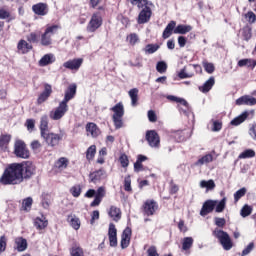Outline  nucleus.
Listing matches in <instances>:
<instances>
[{"instance_id":"nucleus-1","label":"nucleus","mask_w":256,"mask_h":256,"mask_svg":"<svg viewBox=\"0 0 256 256\" xmlns=\"http://www.w3.org/2000/svg\"><path fill=\"white\" fill-rule=\"evenodd\" d=\"M35 175V165L31 162L12 163L8 165L0 177L1 185H19L23 179H31Z\"/></svg>"},{"instance_id":"nucleus-2","label":"nucleus","mask_w":256,"mask_h":256,"mask_svg":"<svg viewBox=\"0 0 256 256\" xmlns=\"http://www.w3.org/2000/svg\"><path fill=\"white\" fill-rule=\"evenodd\" d=\"M213 235L218 238L225 251H231V249H233V242H231V237L227 232L216 228L213 231Z\"/></svg>"},{"instance_id":"nucleus-3","label":"nucleus","mask_w":256,"mask_h":256,"mask_svg":"<svg viewBox=\"0 0 256 256\" xmlns=\"http://www.w3.org/2000/svg\"><path fill=\"white\" fill-rule=\"evenodd\" d=\"M60 29L61 26L59 25L47 26L45 32L41 35V45H43L44 47L51 45V37H53L55 33H57V31H59Z\"/></svg>"},{"instance_id":"nucleus-4","label":"nucleus","mask_w":256,"mask_h":256,"mask_svg":"<svg viewBox=\"0 0 256 256\" xmlns=\"http://www.w3.org/2000/svg\"><path fill=\"white\" fill-rule=\"evenodd\" d=\"M14 155L20 159H29V150L22 140H17L14 144Z\"/></svg>"},{"instance_id":"nucleus-5","label":"nucleus","mask_w":256,"mask_h":256,"mask_svg":"<svg viewBox=\"0 0 256 256\" xmlns=\"http://www.w3.org/2000/svg\"><path fill=\"white\" fill-rule=\"evenodd\" d=\"M103 25V17H101V13L96 12L92 15L88 25H87V31L88 33H95L99 27Z\"/></svg>"},{"instance_id":"nucleus-6","label":"nucleus","mask_w":256,"mask_h":256,"mask_svg":"<svg viewBox=\"0 0 256 256\" xmlns=\"http://www.w3.org/2000/svg\"><path fill=\"white\" fill-rule=\"evenodd\" d=\"M41 137L49 147H57L59 141L63 139V135L55 134L53 132H46L42 134Z\"/></svg>"},{"instance_id":"nucleus-7","label":"nucleus","mask_w":256,"mask_h":256,"mask_svg":"<svg viewBox=\"0 0 256 256\" xmlns=\"http://www.w3.org/2000/svg\"><path fill=\"white\" fill-rule=\"evenodd\" d=\"M69 111V105L65 104L64 102H60L58 107L54 111L50 112V119L53 121H59V119H63L65 117V113Z\"/></svg>"},{"instance_id":"nucleus-8","label":"nucleus","mask_w":256,"mask_h":256,"mask_svg":"<svg viewBox=\"0 0 256 256\" xmlns=\"http://www.w3.org/2000/svg\"><path fill=\"white\" fill-rule=\"evenodd\" d=\"M146 141L154 149H159L161 145V138H159V134L155 130H148L146 132Z\"/></svg>"},{"instance_id":"nucleus-9","label":"nucleus","mask_w":256,"mask_h":256,"mask_svg":"<svg viewBox=\"0 0 256 256\" xmlns=\"http://www.w3.org/2000/svg\"><path fill=\"white\" fill-rule=\"evenodd\" d=\"M153 5H146L144 8L141 10V12L138 15V24L143 25L145 23H149V20L151 19V8Z\"/></svg>"},{"instance_id":"nucleus-10","label":"nucleus","mask_w":256,"mask_h":256,"mask_svg":"<svg viewBox=\"0 0 256 256\" xmlns=\"http://www.w3.org/2000/svg\"><path fill=\"white\" fill-rule=\"evenodd\" d=\"M215 205H217V200H206L200 210L201 217H207L209 213H213Z\"/></svg>"},{"instance_id":"nucleus-11","label":"nucleus","mask_w":256,"mask_h":256,"mask_svg":"<svg viewBox=\"0 0 256 256\" xmlns=\"http://www.w3.org/2000/svg\"><path fill=\"white\" fill-rule=\"evenodd\" d=\"M159 209V205L157 202L153 200H147L143 205V213L147 215V217H151V215H155V211Z\"/></svg>"},{"instance_id":"nucleus-12","label":"nucleus","mask_w":256,"mask_h":256,"mask_svg":"<svg viewBox=\"0 0 256 256\" xmlns=\"http://www.w3.org/2000/svg\"><path fill=\"white\" fill-rule=\"evenodd\" d=\"M82 65L83 58H75L63 63V67H65V69H70V71H79Z\"/></svg>"},{"instance_id":"nucleus-13","label":"nucleus","mask_w":256,"mask_h":256,"mask_svg":"<svg viewBox=\"0 0 256 256\" xmlns=\"http://www.w3.org/2000/svg\"><path fill=\"white\" fill-rule=\"evenodd\" d=\"M75 95H77V84H71L66 89L64 99L61 102L67 105L71 99H75Z\"/></svg>"},{"instance_id":"nucleus-14","label":"nucleus","mask_w":256,"mask_h":256,"mask_svg":"<svg viewBox=\"0 0 256 256\" xmlns=\"http://www.w3.org/2000/svg\"><path fill=\"white\" fill-rule=\"evenodd\" d=\"M89 179L91 183H100V181H103V179H107V172L104 169L94 171L90 173Z\"/></svg>"},{"instance_id":"nucleus-15","label":"nucleus","mask_w":256,"mask_h":256,"mask_svg":"<svg viewBox=\"0 0 256 256\" xmlns=\"http://www.w3.org/2000/svg\"><path fill=\"white\" fill-rule=\"evenodd\" d=\"M106 193L107 192L105 190V187H103V186L99 187L96 191L95 198L91 202L90 206L91 207H99V205H101V201H103V197H105Z\"/></svg>"},{"instance_id":"nucleus-16","label":"nucleus","mask_w":256,"mask_h":256,"mask_svg":"<svg viewBox=\"0 0 256 256\" xmlns=\"http://www.w3.org/2000/svg\"><path fill=\"white\" fill-rule=\"evenodd\" d=\"M215 152L208 153L202 157H200L195 163V167H203V165H209V163H213L215 159Z\"/></svg>"},{"instance_id":"nucleus-17","label":"nucleus","mask_w":256,"mask_h":256,"mask_svg":"<svg viewBox=\"0 0 256 256\" xmlns=\"http://www.w3.org/2000/svg\"><path fill=\"white\" fill-rule=\"evenodd\" d=\"M53 93V88L49 84L44 85V91L39 95L37 99L38 105H41L42 103H45L49 97H51V94Z\"/></svg>"},{"instance_id":"nucleus-18","label":"nucleus","mask_w":256,"mask_h":256,"mask_svg":"<svg viewBox=\"0 0 256 256\" xmlns=\"http://www.w3.org/2000/svg\"><path fill=\"white\" fill-rule=\"evenodd\" d=\"M32 11L35 15L45 17L49 13V7L45 3H38L32 6Z\"/></svg>"},{"instance_id":"nucleus-19","label":"nucleus","mask_w":256,"mask_h":256,"mask_svg":"<svg viewBox=\"0 0 256 256\" xmlns=\"http://www.w3.org/2000/svg\"><path fill=\"white\" fill-rule=\"evenodd\" d=\"M131 235H132L131 228L126 227L122 233V238H121V247L123 249H127L129 247V244L131 243Z\"/></svg>"},{"instance_id":"nucleus-20","label":"nucleus","mask_w":256,"mask_h":256,"mask_svg":"<svg viewBox=\"0 0 256 256\" xmlns=\"http://www.w3.org/2000/svg\"><path fill=\"white\" fill-rule=\"evenodd\" d=\"M108 237L110 247H117V228H115V224L113 223L109 225Z\"/></svg>"},{"instance_id":"nucleus-21","label":"nucleus","mask_w":256,"mask_h":256,"mask_svg":"<svg viewBox=\"0 0 256 256\" xmlns=\"http://www.w3.org/2000/svg\"><path fill=\"white\" fill-rule=\"evenodd\" d=\"M236 105H256V99L253 96L245 95L236 100Z\"/></svg>"},{"instance_id":"nucleus-22","label":"nucleus","mask_w":256,"mask_h":256,"mask_svg":"<svg viewBox=\"0 0 256 256\" xmlns=\"http://www.w3.org/2000/svg\"><path fill=\"white\" fill-rule=\"evenodd\" d=\"M176 25L177 22L173 20L168 23L162 34L163 39H169L170 35H173V33H175Z\"/></svg>"},{"instance_id":"nucleus-23","label":"nucleus","mask_w":256,"mask_h":256,"mask_svg":"<svg viewBox=\"0 0 256 256\" xmlns=\"http://www.w3.org/2000/svg\"><path fill=\"white\" fill-rule=\"evenodd\" d=\"M67 221L70 226L75 229V231H79V229L81 228V220L76 215H68Z\"/></svg>"},{"instance_id":"nucleus-24","label":"nucleus","mask_w":256,"mask_h":256,"mask_svg":"<svg viewBox=\"0 0 256 256\" xmlns=\"http://www.w3.org/2000/svg\"><path fill=\"white\" fill-rule=\"evenodd\" d=\"M15 249L19 251L20 253L27 250V239L23 237H17L15 238Z\"/></svg>"},{"instance_id":"nucleus-25","label":"nucleus","mask_w":256,"mask_h":256,"mask_svg":"<svg viewBox=\"0 0 256 256\" xmlns=\"http://www.w3.org/2000/svg\"><path fill=\"white\" fill-rule=\"evenodd\" d=\"M47 225H49V221L47 220V218H45V216L37 217L34 220V227H36V229H38L39 231H43V229H46Z\"/></svg>"},{"instance_id":"nucleus-26","label":"nucleus","mask_w":256,"mask_h":256,"mask_svg":"<svg viewBox=\"0 0 256 256\" xmlns=\"http://www.w3.org/2000/svg\"><path fill=\"white\" fill-rule=\"evenodd\" d=\"M55 55L53 54H45L39 61L40 67H47V65H51L55 63Z\"/></svg>"},{"instance_id":"nucleus-27","label":"nucleus","mask_w":256,"mask_h":256,"mask_svg":"<svg viewBox=\"0 0 256 256\" xmlns=\"http://www.w3.org/2000/svg\"><path fill=\"white\" fill-rule=\"evenodd\" d=\"M9 143H11V135L9 134L0 135V151H7V147H9Z\"/></svg>"},{"instance_id":"nucleus-28","label":"nucleus","mask_w":256,"mask_h":256,"mask_svg":"<svg viewBox=\"0 0 256 256\" xmlns=\"http://www.w3.org/2000/svg\"><path fill=\"white\" fill-rule=\"evenodd\" d=\"M110 111H113L114 113L112 117H123V115H125V107L121 102L117 103L114 107H112Z\"/></svg>"},{"instance_id":"nucleus-29","label":"nucleus","mask_w":256,"mask_h":256,"mask_svg":"<svg viewBox=\"0 0 256 256\" xmlns=\"http://www.w3.org/2000/svg\"><path fill=\"white\" fill-rule=\"evenodd\" d=\"M213 85H215V77L211 76L204 84L203 86L199 87V90L202 93H209L211 89H213Z\"/></svg>"},{"instance_id":"nucleus-30","label":"nucleus","mask_w":256,"mask_h":256,"mask_svg":"<svg viewBox=\"0 0 256 256\" xmlns=\"http://www.w3.org/2000/svg\"><path fill=\"white\" fill-rule=\"evenodd\" d=\"M193 30V27L191 25H183L180 24L174 29L175 35H186V33H189Z\"/></svg>"},{"instance_id":"nucleus-31","label":"nucleus","mask_w":256,"mask_h":256,"mask_svg":"<svg viewBox=\"0 0 256 256\" xmlns=\"http://www.w3.org/2000/svg\"><path fill=\"white\" fill-rule=\"evenodd\" d=\"M44 133H49V117L47 115L42 116L40 120V135Z\"/></svg>"},{"instance_id":"nucleus-32","label":"nucleus","mask_w":256,"mask_h":256,"mask_svg":"<svg viewBox=\"0 0 256 256\" xmlns=\"http://www.w3.org/2000/svg\"><path fill=\"white\" fill-rule=\"evenodd\" d=\"M17 49L19 53H22L24 55L25 53H29V51L33 49V46H31V44L27 43V41L25 40H20Z\"/></svg>"},{"instance_id":"nucleus-33","label":"nucleus","mask_w":256,"mask_h":256,"mask_svg":"<svg viewBox=\"0 0 256 256\" xmlns=\"http://www.w3.org/2000/svg\"><path fill=\"white\" fill-rule=\"evenodd\" d=\"M87 135H91V137H99V128L95 123H88L86 125Z\"/></svg>"},{"instance_id":"nucleus-34","label":"nucleus","mask_w":256,"mask_h":256,"mask_svg":"<svg viewBox=\"0 0 256 256\" xmlns=\"http://www.w3.org/2000/svg\"><path fill=\"white\" fill-rule=\"evenodd\" d=\"M0 19H6L7 23H11V21H15V16L11 14L9 9L3 7L0 8Z\"/></svg>"},{"instance_id":"nucleus-35","label":"nucleus","mask_w":256,"mask_h":256,"mask_svg":"<svg viewBox=\"0 0 256 256\" xmlns=\"http://www.w3.org/2000/svg\"><path fill=\"white\" fill-rule=\"evenodd\" d=\"M238 67H250L252 69H255L256 60L251 58L241 59L238 61Z\"/></svg>"},{"instance_id":"nucleus-36","label":"nucleus","mask_w":256,"mask_h":256,"mask_svg":"<svg viewBox=\"0 0 256 256\" xmlns=\"http://www.w3.org/2000/svg\"><path fill=\"white\" fill-rule=\"evenodd\" d=\"M249 117V112L245 111L242 114H240L238 117L234 118L230 124L234 125V127H237L238 125H241V123H244V121Z\"/></svg>"},{"instance_id":"nucleus-37","label":"nucleus","mask_w":256,"mask_h":256,"mask_svg":"<svg viewBox=\"0 0 256 256\" xmlns=\"http://www.w3.org/2000/svg\"><path fill=\"white\" fill-rule=\"evenodd\" d=\"M128 94L131 99L132 107H137V101H139V89H137V88L131 89L128 92Z\"/></svg>"},{"instance_id":"nucleus-38","label":"nucleus","mask_w":256,"mask_h":256,"mask_svg":"<svg viewBox=\"0 0 256 256\" xmlns=\"http://www.w3.org/2000/svg\"><path fill=\"white\" fill-rule=\"evenodd\" d=\"M109 216L111 219H113V221H119V219H121V210L115 206H111Z\"/></svg>"},{"instance_id":"nucleus-39","label":"nucleus","mask_w":256,"mask_h":256,"mask_svg":"<svg viewBox=\"0 0 256 256\" xmlns=\"http://www.w3.org/2000/svg\"><path fill=\"white\" fill-rule=\"evenodd\" d=\"M200 187L201 189H206V191H213V189H215L216 185H215V181L213 180H202L200 181Z\"/></svg>"},{"instance_id":"nucleus-40","label":"nucleus","mask_w":256,"mask_h":256,"mask_svg":"<svg viewBox=\"0 0 256 256\" xmlns=\"http://www.w3.org/2000/svg\"><path fill=\"white\" fill-rule=\"evenodd\" d=\"M227 206V198L224 197L221 201L216 200L215 212L223 213L225 211V207Z\"/></svg>"},{"instance_id":"nucleus-41","label":"nucleus","mask_w":256,"mask_h":256,"mask_svg":"<svg viewBox=\"0 0 256 256\" xmlns=\"http://www.w3.org/2000/svg\"><path fill=\"white\" fill-rule=\"evenodd\" d=\"M96 153H97V146L91 145L86 151L87 161H93V159L95 158Z\"/></svg>"},{"instance_id":"nucleus-42","label":"nucleus","mask_w":256,"mask_h":256,"mask_svg":"<svg viewBox=\"0 0 256 256\" xmlns=\"http://www.w3.org/2000/svg\"><path fill=\"white\" fill-rule=\"evenodd\" d=\"M159 51V45L158 44H147L144 48V52L146 55H153V53H157Z\"/></svg>"},{"instance_id":"nucleus-43","label":"nucleus","mask_w":256,"mask_h":256,"mask_svg":"<svg viewBox=\"0 0 256 256\" xmlns=\"http://www.w3.org/2000/svg\"><path fill=\"white\" fill-rule=\"evenodd\" d=\"M131 5H137L138 9H143L146 5H153V2L148 0H128Z\"/></svg>"},{"instance_id":"nucleus-44","label":"nucleus","mask_w":256,"mask_h":256,"mask_svg":"<svg viewBox=\"0 0 256 256\" xmlns=\"http://www.w3.org/2000/svg\"><path fill=\"white\" fill-rule=\"evenodd\" d=\"M193 247V238L192 237H185L182 242V249L183 251H189Z\"/></svg>"},{"instance_id":"nucleus-45","label":"nucleus","mask_w":256,"mask_h":256,"mask_svg":"<svg viewBox=\"0 0 256 256\" xmlns=\"http://www.w3.org/2000/svg\"><path fill=\"white\" fill-rule=\"evenodd\" d=\"M71 256H84L83 249L80 248L79 245L73 244L72 248L70 249Z\"/></svg>"},{"instance_id":"nucleus-46","label":"nucleus","mask_w":256,"mask_h":256,"mask_svg":"<svg viewBox=\"0 0 256 256\" xmlns=\"http://www.w3.org/2000/svg\"><path fill=\"white\" fill-rule=\"evenodd\" d=\"M255 157V152L252 149H247L239 154L238 159H251Z\"/></svg>"},{"instance_id":"nucleus-47","label":"nucleus","mask_w":256,"mask_h":256,"mask_svg":"<svg viewBox=\"0 0 256 256\" xmlns=\"http://www.w3.org/2000/svg\"><path fill=\"white\" fill-rule=\"evenodd\" d=\"M55 165L57 169H60L61 171H63V169H67V166L69 165V160H67V158L65 157H62L56 162Z\"/></svg>"},{"instance_id":"nucleus-48","label":"nucleus","mask_w":256,"mask_h":256,"mask_svg":"<svg viewBox=\"0 0 256 256\" xmlns=\"http://www.w3.org/2000/svg\"><path fill=\"white\" fill-rule=\"evenodd\" d=\"M32 205H33V198L31 197L25 198L22 202V209L24 211H31Z\"/></svg>"},{"instance_id":"nucleus-49","label":"nucleus","mask_w":256,"mask_h":256,"mask_svg":"<svg viewBox=\"0 0 256 256\" xmlns=\"http://www.w3.org/2000/svg\"><path fill=\"white\" fill-rule=\"evenodd\" d=\"M178 103L180 104L178 105L179 111H181L184 114H187V111H189V103L187 102V100L179 98ZM181 105H183L184 108H181Z\"/></svg>"},{"instance_id":"nucleus-50","label":"nucleus","mask_w":256,"mask_h":256,"mask_svg":"<svg viewBox=\"0 0 256 256\" xmlns=\"http://www.w3.org/2000/svg\"><path fill=\"white\" fill-rule=\"evenodd\" d=\"M115 129H121L123 127V116H112Z\"/></svg>"},{"instance_id":"nucleus-51","label":"nucleus","mask_w":256,"mask_h":256,"mask_svg":"<svg viewBox=\"0 0 256 256\" xmlns=\"http://www.w3.org/2000/svg\"><path fill=\"white\" fill-rule=\"evenodd\" d=\"M193 72L187 73V68L184 67L183 69H181L178 73V77L179 79H191V77H193Z\"/></svg>"},{"instance_id":"nucleus-52","label":"nucleus","mask_w":256,"mask_h":256,"mask_svg":"<svg viewBox=\"0 0 256 256\" xmlns=\"http://www.w3.org/2000/svg\"><path fill=\"white\" fill-rule=\"evenodd\" d=\"M172 137L177 141L178 143H181L185 139V132L181 130H177L172 133Z\"/></svg>"},{"instance_id":"nucleus-53","label":"nucleus","mask_w":256,"mask_h":256,"mask_svg":"<svg viewBox=\"0 0 256 256\" xmlns=\"http://www.w3.org/2000/svg\"><path fill=\"white\" fill-rule=\"evenodd\" d=\"M253 213V208L249 205H244L243 208L240 211L241 217H249Z\"/></svg>"},{"instance_id":"nucleus-54","label":"nucleus","mask_w":256,"mask_h":256,"mask_svg":"<svg viewBox=\"0 0 256 256\" xmlns=\"http://www.w3.org/2000/svg\"><path fill=\"white\" fill-rule=\"evenodd\" d=\"M156 70L158 71V73H166L167 72V63L165 61H159L156 64Z\"/></svg>"},{"instance_id":"nucleus-55","label":"nucleus","mask_w":256,"mask_h":256,"mask_svg":"<svg viewBox=\"0 0 256 256\" xmlns=\"http://www.w3.org/2000/svg\"><path fill=\"white\" fill-rule=\"evenodd\" d=\"M81 191H82L81 185H75L70 188L71 195L76 198L81 195Z\"/></svg>"},{"instance_id":"nucleus-56","label":"nucleus","mask_w":256,"mask_h":256,"mask_svg":"<svg viewBox=\"0 0 256 256\" xmlns=\"http://www.w3.org/2000/svg\"><path fill=\"white\" fill-rule=\"evenodd\" d=\"M246 193H247V189L246 188L239 189L234 194V201L237 203V201H239V199H241V197H245Z\"/></svg>"},{"instance_id":"nucleus-57","label":"nucleus","mask_w":256,"mask_h":256,"mask_svg":"<svg viewBox=\"0 0 256 256\" xmlns=\"http://www.w3.org/2000/svg\"><path fill=\"white\" fill-rule=\"evenodd\" d=\"M203 67H204L206 73H209L210 75H211V73H214V71H215V65H213V63L203 62Z\"/></svg>"},{"instance_id":"nucleus-58","label":"nucleus","mask_w":256,"mask_h":256,"mask_svg":"<svg viewBox=\"0 0 256 256\" xmlns=\"http://www.w3.org/2000/svg\"><path fill=\"white\" fill-rule=\"evenodd\" d=\"M214 223H215L216 227H220L221 229H223L227 223V220H225V218L215 217Z\"/></svg>"},{"instance_id":"nucleus-59","label":"nucleus","mask_w":256,"mask_h":256,"mask_svg":"<svg viewBox=\"0 0 256 256\" xmlns=\"http://www.w3.org/2000/svg\"><path fill=\"white\" fill-rule=\"evenodd\" d=\"M41 143L39 142V140H34L31 142V149L34 151V153H39V151H41Z\"/></svg>"},{"instance_id":"nucleus-60","label":"nucleus","mask_w":256,"mask_h":256,"mask_svg":"<svg viewBox=\"0 0 256 256\" xmlns=\"http://www.w3.org/2000/svg\"><path fill=\"white\" fill-rule=\"evenodd\" d=\"M124 190L125 191H133L131 188V176H126L124 179Z\"/></svg>"},{"instance_id":"nucleus-61","label":"nucleus","mask_w":256,"mask_h":256,"mask_svg":"<svg viewBox=\"0 0 256 256\" xmlns=\"http://www.w3.org/2000/svg\"><path fill=\"white\" fill-rule=\"evenodd\" d=\"M128 41H129L130 45H135V44L139 43V36L135 33L130 34L128 36Z\"/></svg>"},{"instance_id":"nucleus-62","label":"nucleus","mask_w":256,"mask_h":256,"mask_svg":"<svg viewBox=\"0 0 256 256\" xmlns=\"http://www.w3.org/2000/svg\"><path fill=\"white\" fill-rule=\"evenodd\" d=\"M255 249V244L253 242L249 243L247 247L242 251V256H247L251 251Z\"/></svg>"},{"instance_id":"nucleus-63","label":"nucleus","mask_w":256,"mask_h":256,"mask_svg":"<svg viewBox=\"0 0 256 256\" xmlns=\"http://www.w3.org/2000/svg\"><path fill=\"white\" fill-rule=\"evenodd\" d=\"M245 17L250 23H255L256 21V15L255 13H253V11H249L248 13H246Z\"/></svg>"},{"instance_id":"nucleus-64","label":"nucleus","mask_w":256,"mask_h":256,"mask_svg":"<svg viewBox=\"0 0 256 256\" xmlns=\"http://www.w3.org/2000/svg\"><path fill=\"white\" fill-rule=\"evenodd\" d=\"M148 256H159V253L157 252V247L150 246L147 250Z\"/></svg>"}]
</instances>
